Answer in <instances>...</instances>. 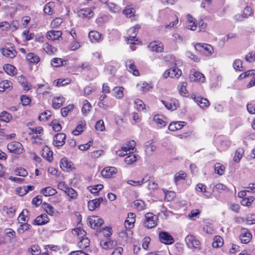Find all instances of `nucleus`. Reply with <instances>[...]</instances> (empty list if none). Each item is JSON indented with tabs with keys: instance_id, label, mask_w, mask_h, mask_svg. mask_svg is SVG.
<instances>
[{
	"instance_id": "11",
	"label": "nucleus",
	"mask_w": 255,
	"mask_h": 255,
	"mask_svg": "<svg viewBox=\"0 0 255 255\" xmlns=\"http://www.w3.org/2000/svg\"><path fill=\"white\" fill-rule=\"evenodd\" d=\"M192 98L194 99L198 106L203 109L206 108L210 105L208 100L201 96H196L193 95L192 96Z\"/></svg>"
},
{
	"instance_id": "26",
	"label": "nucleus",
	"mask_w": 255,
	"mask_h": 255,
	"mask_svg": "<svg viewBox=\"0 0 255 255\" xmlns=\"http://www.w3.org/2000/svg\"><path fill=\"white\" fill-rule=\"evenodd\" d=\"M62 35L61 31L50 30L46 33V38L48 40H55L58 39Z\"/></svg>"
},
{
	"instance_id": "53",
	"label": "nucleus",
	"mask_w": 255,
	"mask_h": 255,
	"mask_svg": "<svg viewBox=\"0 0 255 255\" xmlns=\"http://www.w3.org/2000/svg\"><path fill=\"white\" fill-rule=\"evenodd\" d=\"M43 208L47 214L50 215H53L55 213V210L53 207L48 203H44L43 204Z\"/></svg>"
},
{
	"instance_id": "37",
	"label": "nucleus",
	"mask_w": 255,
	"mask_h": 255,
	"mask_svg": "<svg viewBox=\"0 0 255 255\" xmlns=\"http://www.w3.org/2000/svg\"><path fill=\"white\" fill-rule=\"evenodd\" d=\"M137 87L138 88L140 91L145 93L149 91L152 88L153 86L151 83L143 82L141 84H138Z\"/></svg>"
},
{
	"instance_id": "2",
	"label": "nucleus",
	"mask_w": 255,
	"mask_h": 255,
	"mask_svg": "<svg viewBox=\"0 0 255 255\" xmlns=\"http://www.w3.org/2000/svg\"><path fill=\"white\" fill-rule=\"evenodd\" d=\"M158 217L153 213L149 212L145 215V221L143 225L148 229H151L157 225Z\"/></svg>"
},
{
	"instance_id": "12",
	"label": "nucleus",
	"mask_w": 255,
	"mask_h": 255,
	"mask_svg": "<svg viewBox=\"0 0 255 255\" xmlns=\"http://www.w3.org/2000/svg\"><path fill=\"white\" fill-rule=\"evenodd\" d=\"M66 134L64 133L60 132L57 133L53 137V143L55 146H61L64 144L66 139Z\"/></svg>"
},
{
	"instance_id": "36",
	"label": "nucleus",
	"mask_w": 255,
	"mask_h": 255,
	"mask_svg": "<svg viewBox=\"0 0 255 255\" xmlns=\"http://www.w3.org/2000/svg\"><path fill=\"white\" fill-rule=\"evenodd\" d=\"M72 165V163L68 161L65 158H63L61 160L60 167L63 170H68L71 168Z\"/></svg>"
},
{
	"instance_id": "41",
	"label": "nucleus",
	"mask_w": 255,
	"mask_h": 255,
	"mask_svg": "<svg viewBox=\"0 0 255 255\" xmlns=\"http://www.w3.org/2000/svg\"><path fill=\"white\" fill-rule=\"evenodd\" d=\"M91 108L92 106L90 103L87 100H84L82 108V113L85 116H87L91 111Z\"/></svg>"
},
{
	"instance_id": "24",
	"label": "nucleus",
	"mask_w": 255,
	"mask_h": 255,
	"mask_svg": "<svg viewBox=\"0 0 255 255\" xmlns=\"http://www.w3.org/2000/svg\"><path fill=\"white\" fill-rule=\"evenodd\" d=\"M37 87H35L36 88V92L38 94H42L44 96H46L50 94V87L46 84H40L37 85Z\"/></svg>"
},
{
	"instance_id": "5",
	"label": "nucleus",
	"mask_w": 255,
	"mask_h": 255,
	"mask_svg": "<svg viewBox=\"0 0 255 255\" xmlns=\"http://www.w3.org/2000/svg\"><path fill=\"white\" fill-rule=\"evenodd\" d=\"M181 70L177 68L176 66H174L166 70L163 74V77L166 79L168 77L178 79L181 76Z\"/></svg>"
},
{
	"instance_id": "52",
	"label": "nucleus",
	"mask_w": 255,
	"mask_h": 255,
	"mask_svg": "<svg viewBox=\"0 0 255 255\" xmlns=\"http://www.w3.org/2000/svg\"><path fill=\"white\" fill-rule=\"evenodd\" d=\"M65 193L71 199H76L78 197V193L76 191L70 187H69Z\"/></svg>"
},
{
	"instance_id": "18",
	"label": "nucleus",
	"mask_w": 255,
	"mask_h": 255,
	"mask_svg": "<svg viewBox=\"0 0 255 255\" xmlns=\"http://www.w3.org/2000/svg\"><path fill=\"white\" fill-rule=\"evenodd\" d=\"M152 51L160 52L163 50V45L159 41H154L150 42L148 46Z\"/></svg>"
},
{
	"instance_id": "27",
	"label": "nucleus",
	"mask_w": 255,
	"mask_h": 255,
	"mask_svg": "<svg viewBox=\"0 0 255 255\" xmlns=\"http://www.w3.org/2000/svg\"><path fill=\"white\" fill-rule=\"evenodd\" d=\"M187 28L191 30H195L197 27V24L196 19L190 14L187 15Z\"/></svg>"
},
{
	"instance_id": "23",
	"label": "nucleus",
	"mask_w": 255,
	"mask_h": 255,
	"mask_svg": "<svg viewBox=\"0 0 255 255\" xmlns=\"http://www.w3.org/2000/svg\"><path fill=\"white\" fill-rule=\"evenodd\" d=\"M16 79L18 82L22 86L24 90L27 91L31 89V85L27 82V79L25 76L21 75L17 76Z\"/></svg>"
},
{
	"instance_id": "43",
	"label": "nucleus",
	"mask_w": 255,
	"mask_h": 255,
	"mask_svg": "<svg viewBox=\"0 0 255 255\" xmlns=\"http://www.w3.org/2000/svg\"><path fill=\"white\" fill-rule=\"evenodd\" d=\"M244 151L243 148H238L235 153V155L233 158V160L236 163H239L242 159L244 154Z\"/></svg>"
},
{
	"instance_id": "63",
	"label": "nucleus",
	"mask_w": 255,
	"mask_h": 255,
	"mask_svg": "<svg viewBox=\"0 0 255 255\" xmlns=\"http://www.w3.org/2000/svg\"><path fill=\"white\" fill-rule=\"evenodd\" d=\"M54 3L53 2H49L47 3L44 8L43 11L45 13L49 15L52 14L53 12V7Z\"/></svg>"
},
{
	"instance_id": "54",
	"label": "nucleus",
	"mask_w": 255,
	"mask_h": 255,
	"mask_svg": "<svg viewBox=\"0 0 255 255\" xmlns=\"http://www.w3.org/2000/svg\"><path fill=\"white\" fill-rule=\"evenodd\" d=\"M215 173L220 175L224 173L225 167L220 163H216L214 166Z\"/></svg>"
},
{
	"instance_id": "15",
	"label": "nucleus",
	"mask_w": 255,
	"mask_h": 255,
	"mask_svg": "<svg viewBox=\"0 0 255 255\" xmlns=\"http://www.w3.org/2000/svg\"><path fill=\"white\" fill-rule=\"evenodd\" d=\"M252 238V236L248 230L246 228L241 229L240 238L242 243H249Z\"/></svg>"
},
{
	"instance_id": "47",
	"label": "nucleus",
	"mask_w": 255,
	"mask_h": 255,
	"mask_svg": "<svg viewBox=\"0 0 255 255\" xmlns=\"http://www.w3.org/2000/svg\"><path fill=\"white\" fill-rule=\"evenodd\" d=\"M27 214L28 213V211L26 209H24L22 211V212L19 215L17 220L19 224H22V223H26L28 220V218L26 215H25V213Z\"/></svg>"
},
{
	"instance_id": "6",
	"label": "nucleus",
	"mask_w": 255,
	"mask_h": 255,
	"mask_svg": "<svg viewBox=\"0 0 255 255\" xmlns=\"http://www.w3.org/2000/svg\"><path fill=\"white\" fill-rule=\"evenodd\" d=\"M189 79L191 82H199L204 83L205 81V77L204 75L199 71L192 70L189 75Z\"/></svg>"
},
{
	"instance_id": "34",
	"label": "nucleus",
	"mask_w": 255,
	"mask_h": 255,
	"mask_svg": "<svg viewBox=\"0 0 255 255\" xmlns=\"http://www.w3.org/2000/svg\"><path fill=\"white\" fill-rule=\"evenodd\" d=\"M65 101V98L61 97H57L53 98L52 106L54 109H58L62 106Z\"/></svg>"
},
{
	"instance_id": "25",
	"label": "nucleus",
	"mask_w": 255,
	"mask_h": 255,
	"mask_svg": "<svg viewBox=\"0 0 255 255\" xmlns=\"http://www.w3.org/2000/svg\"><path fill=\"white\" fill-rule=\"evenodd\" d=\"M135 215L132 213L128 214L127 219L125 222V227L127 229H130L133 227L135 222Z\"/></svg>"
},
{
	"instance_id": "49",
	"label": "nucleus",
	"mask_w": 255,
	"mask_h": 255,
	"mask_svg": "<svg viewBox=\"0 0 255 255\" xmlns=\"http://www.w3.org/2000/svg\"><path fill=\"white\" fill-rule=\"evenodd\" d=\"M11 119V116L10 114L5 111L2 112L0 114V121L5 123L9 122Z\"/></svg>"
},
{
	"instance_id": "1",
	"label": "nucleus",
	"mask_w": 255,
	"mask_h": 255,
	"mask_svg": "<svg viewBox=\"0 0 255 255\" xmlns=\"http://www.w3.org/2000/svg\"><path fill=\"white\" fill-rule=\"evenodd\" d=\"M135 142L134 140L128 141L125 144L123 145L121 149L116 152V154L120 157H123L125 155L133 153L135 146Z\"/></svg>"
},
{
	"instance_id": "55",
	"label": "nucleus",
	"mask_w": 255,
	"mask_h": 255,
	"mask_svg": "<svg viewBox=\"0 0 255 255\" xmlns=\"http://www.w3.org/2000/svg\"><path fill=\"white\" fill-rule=\"evenodd\" d=\"M72 232L73 235H76L79 238H83L86 234V232L84 230L80 228L73 229Z\"/></svg>"
},
{
	"instance_id": "59",
	"label": "nucleus",
	"mask_w": 255,
	"mask_h": 255,
	"mask_svg": "<svg viewBox=\"0 0 255 255\" xmlns=\"http://www.w3.org/2000/svg\"><path fill=\"white\" fill-rule=\"evenodd\" d=\"M186 177V174L184 172L180 171L175 174L174 182L177 184L179 181L185 179Z\"/></svg>"
},
{
	"instance_id": "64",
	"label": "nucleus",
	"mask_w": 255,
	"mask_h": 255,
	"mask_svg": "<svg viewBox=\"0 0 255 255\" xmlns=\"http://www.w3.org/2000/svg\"><path fill=\"white\" fill-rule=\"evenodd\" d=\"M115 245V244L113 241H106L101 242V246L103 249L106 250L112 249Z\"/></svg>"
},
{
	"instance_id": "14",
	"label": "nucleus",
	"mask_w": 255,
	"mask_h": 255,
	"mask_svg": "<svg viewBox=\"0 0 255 255\" xmlns=\"http://www.w3.org/2000/svg\"><path fill=\"white\" fill-rule=\"evenodd\" d=\"M126 66L128 72L131 73L135 76L139 75V72L136 68L134 61L132 59H128L126 62Z\"/></svg>"
},
{
	"instance_id": "13",
	"label": "nucleus",
	"mask_w": 255,
	"mask_h": 255,
	"mask_svg": "<svg viewBox=\"0 0 255 255\" xmlns=\"http://www.w3.org/2000/svg\"><path fill=\"white\" fill-rule=\"evenodd\" d=\"M79 17L83 18L90 19L93 17L94 12L93 8H85L79 10L78 12Z\"/></svg>"
},
{
	"instance_id": "20",
	"label": "nucleus",
	"mask_w": 255,
	"mask_h": 255,
	"mask_svg": "<svg viewBox=\"0 0 255 255\" xmlns=\"http://www.w3.org/2000/svg\"><path fill=\"white\" fill-rule=\"evenodd\" d=\"M161 102L169 110H175L179 106L178 101L176 99H172L169 101H161Z\"/></svg>"
},
{
	"instance_id": "40",
	"label": "nucleus",
	"mask_w": 255,
	"mask_h": 255,
	"mask_svg": "<svg viewBox=\"0 0 255 255\" xmlns=\"http://www.w3.org/2000/svg\"><path fill=\"white\" fill-rule=\"evenodd\" d=\"M153 120L157 125L160 127H163L167 125V122L164 120V118L161 115H157L154 117Z\"/></svg>"
},
{
	"instance_id": "61",
	"label": "nucleus",
	"mask_w": 255,
	"mask_h": 255,
	"mask_svg": "<svg viewBox=\"0 0 255 255\" xmlns=\"http://www.w3.org/2000/svg\"><path fill=\"white\" fill-rule=\"evenodd\" d=\"M187 83L186 82H182L181 83V87L179 90V93L181 95L184 97H187L188 96V93L186 90V86Z\"/></svg>"
},
{
	"instance_id": "62",
	"label": "nucleus",
	"mask_w": 255,
	"mask_h": 255,
	"mask_svg": "<svg viewBox=\"0 0 255 255\" xmlns=\"http://www.w3.org/2000/svg\"><path fill=\"white\" fill-rule=\"evenodd\" d=\"M255 198L253 196H250L248 198H243L241 201V203L242 205L245 206H249L251 205L252 203L254 201Z\"/></svg>"
},
{
	"instance_id": "3",
	"label": "nucleus",
	"mask_w": 255,
	"mask_h": 255,
	"mask_svg": "<svg viewBox=\"0 0 255 255\" xmlns=\"http://www.w3.org/2000/svg\"><path fill=\"white\" fill-rule=\"evenodd\" d=\"M185 241L188 248L200 250V243L194 236L192 235H188L185 238Z\"/></svg>"
},
{
	"instance_id": "17",
	"label": "nucleus",
	"mask_w": 255,
	"mask_h": 255,
	"mask_svg": "<svg viewBox=\"0 0 255 255\" xmlns=\"http://www.w3.org/2000/svg\"><path fill=\"white\" fill-rule=\"evenodd\" d=\"M1 52L3 56L10 58H14L17 54L16 51L12 46L9 47H5L2 48Z\"/></svg>"
},
{
	"instance_id": "31",
	"label": "nucleus",
	"mask_w": 255,
	"mask_h": 255,
	"mask_svg": "<svg viewBox=\"0 0 255 255\" xmlns=\"http://www.w3.org/2000/svg\"><path fill=\"white\" fill-rule=\"evenodd\" d=\"M124 88L123 87H116L113 89L114 96L118 99H122L124 96Z\"/></svg>"
},
{
	"instance_id": "7",
	"label": "nucleus",
	"mask_w": 255,
	"mask_h": 255,
	"mask_svg": "<svg viewBox=\"0 0 255 255\" xmlns=\"http://www.w3.org/2000/svg\"><path fill=\"white\" fill-rule=\"evenodd\" d=\"M88 221L90 227L93 229H98L103 223V220L98 216H93L88 218Z\"/></svg>"
},
{
	"instance_id": "57",
	"label": "nucleus",
	"mask_w": 255,
	"mask_h": 255,
	"mask_svg": "<svg viewBox=\"0 0 255 255\" xmlns=\"http://www.w3.org/2000/svg\"><path fill=\"white\" fill-rule=\"evenodd\" d=\"M134 9L131 6H128L126 7L123 11V13L125 14V15L128 17H130L134 15Z\"/></svg>"
},
{
	"instance_id": "16",
	"label": "nucleus",
	"mask_w": 255,
	"mask_h": 255,
	"mask_svg": "<svg viewBox=\"0 0 255 255\" xmlns=\"http://www.w3.org/2000/svg\"><path fill=\"white\" fill-rule=\"evenodd\" d=\"M117 172V169L114 167L109 166L104 168L101 171V175L105 178H111Z\"/></svg>"
},
{
	"instance_id": "35",
	"label": "nucleus",
	"mask_w": 255,
	"mask_h": 255,
	"mask_svg": "<svg viewBox=\"0 0 255 255\" xmlns=\"http://www.w3.org/2000/svg\"><path fill=\"white\" fill-rule=\"evenodd\" d=\"M86 124L84 121H81L79 122L76 128L73 130L72 133L75 135H78L81 134L85 128Z\"/></svg>"
},
{
	"instance_id": "58",
	"label": "nucleus",
	"mask_w": 255,
	"mask_h": 255,
	"mask_svg": "<svg viewBox=\"0 0 255 255\" xmlns=\"http://www.w3.org/2000/svg\"><path fill=\"white\" fill-rule=\"evenodd\" d=\"M90 245V240L88 238L84 237L82 238L80 242L78 243V246L81 249H85L89 247Z\"/></svg>"
},
{
	"instance_id": "51",
	"label": "nucleus",
	"mask_w": 255,
	"mask_h": 255,
	"mask_svg": "<svg viewBox=\"0 0 255 255\" xmlns=\"http://www.w3.org/2000/svg\"><path fill=\"white\" fill-rule=\"evenodd\" d=\"M74 108L73 105H69L68 106L63 108L61 110V115L63 117H67L69 113H71Z\"/></svg>"
},
{
	"instance_id": "60",
	"label": "nucleus",
	"mask_w": 255,
	"mask_h": 255,
	"mask_svg": "<svg viewBox=\"0 0 255 255\" xmlns=\"http://www.w3.org/2000/svg\"><path fill=\"white\" fill-rule=\"evenodd\" d=\"M134 105H135V108L139 111H142L145 110V105L143 103V102L139 100V99H136L134 101Z\"/></svg>"
},
{
	"instance_id": "45",
	"label": "nucleus",
	"mask_w": 255,
	"mask_h": 255,
	"mask_svg": "<svg viewBox=\"0 0 255 255\" xmlns=\"http://www.w3.org/2000/svg\"><path fill=\"white\" fill-rule=\"evenodd\" d=\"M31 228V225L26 223H22L17 229L18 234H22L25 231L28 230Z\"/></svg>"
},
{
	"instance_id": "44",
	"label": "nucleus",
	"mask_w": 255,
	"mask_h": 255,
	"mask_svg": "<svg viewBox=\"0 0 255 255\" xmlns=\"http://www.w3.org/2000/svg\"><path fill=\"white\" fill-rule=\"evenodd\" d=\"M223 245V240L220 236H216L214 238L212 243V247L214 248H218L222 247Z\"/></svg>"
},
{
	"instance_id": "48",
	"label": "nucleus",
	"mask_w": 255,
	"mask_h": 255,
	"mask_svg": "<svg viewBox=\"0 0 255 255\" xmlns=\"http://www.w3.org/2000/svg\"><path fill=\"white\" fill-rule=\"evenodd\" d=\"M137 159V156L135 154H130L127 156L124 159L125 162L128 165L132 164L135 162Z\"/></svg>"
},
{
	"instance_id": "21",
	"label": "nucleus",
	"mask_w": 255,
	"mask_h": 255,
	"mask_svg": "<svg viewBox=\"0 0 255 255\" xmlns=\"http://www.w3.org/2000/svg\"><path fill=\"white\" fill-rule=\"evenodd\" d=\"M89 38L93 43L100 42L102 40V35L97 31L92 30L89 33Z\"/></svg>"
},
{
	"instance_id": "4",
	"label": "nucleus",
	"mask_w": 255,
	"mask_h": 255,
	"mask_svg": "<svg viewBox=\"0 0 255 255\" xmlns=\"http://www.w3.org/2000/svg\"><path fill=\"white\" fill-rule=\"evenodd\" d=\"M7 148L10 152L16 154H21L23 151L22 144L18 141H12L8 143Z\"/></svg>"
},
{
	"instance_id": "10",
	"label": "nucleus",
	"mask_w": 255,
	"mask_h": 255,
	"mask_svg": "<svg viewBox=\"0 0 255 255\" xmlns=\"http://www.w3.org/2000/svg\"><path fill=\"white\" fill-rule=\"evenodd\" d=\"M139 28L138 25L131 27L128 30L129 37L127 38V42L128 43L135 44V41H137L136 39V30Z\"/></svg>"
},
{
	"instance_id": "30",
	"label": "nucleus",
	"mask_w": 255,
	"mask_h": 255,
	"mask_svg": "<svg viewBox=\"0 0 255 255\" xmlns=\"http://www.w3.org/2000/svg\"><path fill=\"white\" fill-rule=\"evenodd\" d=\"M12 87V83L8 80H3L0 82V92L10 90Z\"/></svg>"
},
{
	"instance_id": "19",
	"label": "nucleus",
	"mask_w": 255,
	"mask_h": 255,
	"mask_svg": "<svg viewBox=\"0 0 255 255\" xmlns=\"http://www.w3.org/2000/svg\"><path fill=\"white\" fill-rule=\"evenodd\" d=\"M49 221L47 215L44 213L41 215L38 216L33 222V224L34 225L41 226L47 224Z\"/></svg>"
},
{
	"instance_id": "39",
	"label": "nucleus",
	"mask_w": 255,
	"mask_h": 255,
	"mask_svg": "<svg viewBox=\"0 0 255 255\" xmlns=\"http://www.w3.org/2000/svg\"><path fill=\"white\" fill-rule=\"evenodd\" d=\"M27 61L30 63H37L39 60V57L33 53H29L26 56Z\"/></svg>"
},
{
	"instance_id": "38",
	"label": "nucleus",
	"mask_w": 255,
	"mask_h": 255,
	"mask_svg": "<svg viewBox=\"0 0 255 255\" xmlns=\"http://www.w3.org/2000/svg\"><path fill=\"white\" fill-rule=\"evenodd\" d=\"M196 190L203 193L207 198H210L211 194L206 191V186L202 183H199L196 186Z\"/></svg>"
},
{
	"instance_id": "50",
	"label": "nucleus",
	"mask_w": 255,
	"mask_h": 255,
	"mask_svg": "<svg viewBox=\"0 0 255 255\" xmlns=\"http://www.w3.org/2000/svg\"><path fill=\"white\" fill-rule=\"evenodd\" d=\"M43 48L44 50L49 55L55 53L56 51V49L54 47H52L51 45L48 43H45L44 44Z\"/></svg>"
},
{
	"instance_id": "29",
	"label": "nucleus",
	"mask_w": 255,
	"mask_h": 255,
	"mask_svg": "<svg viewBox=\"0 0 255 255\" xmlns=\"http://www.w3.org/2000/svg\"><path fill=\"white\" fill-rule=\"evenodd\" d=\"M184 122H173L168 126V129L171 131H175L181 129L184 126Z\"/></svg>"
},
{
	"instance_id": "46",
	"label": "nucleus",
	"mask_w": 255,
	"mask_h": 255,
	"mask_svg": "<svg viewBox=\"0 0 255 255\" xmlns=\"http://www.w3.org/2000/svg\"><path fill=\"white\" fill-rule=\"evenodd\" d=\"M133 206L138 211L143 210L146 208L145 204L143 201L140 200L134 201L133 202Z\"/></svg>"
},
{
	"instance_id": "56",
	"label": "nucleus",
	"mask_w": 255,
	"mask_h": 255,
	"mask_svg": "<svg viewBox=\"0 0 255 255\" xmlns=\"http://www.w3.org/2000/svg\"><path fill=\"white\" fill-rule=\"evenodd\" d=\"M103 187L102 184H98L95 186H91L89 187L88 189L92 193L96 194L102 190Z\"/></svg>"
},
{
	"instance_id": "32",
	"label": "nucleus",
	"mask_w": 255,
	"mask_h": 255,
	"mask_svg": "<svg viewBox=\"0 0 255 255\" xmlns=\"http://www.w3.org/2000/svg\"><path fill=\"white\" fill-rule=\"evenodd\" d=\"M4 71L9 75L13 76L16 73V69L11 64H5L3 66Z\"/></svg>"
},
{
	"instance_id": "28",
	"label": "nucleus",
	"mask_w": 255,
	"mask_h": 255,
	"mask_svg": "<svg viewBox=\"0 0 255 255\" xmlns=\"http://www.w3.org/2000/svg\"><path fill=\"white\" fill-rule=\"evenodd\" d=\"M41 155L43 157L48 161H51L52 158L53 152L47 146H45L41 150Z\"/></svg>"
},
{
	"instance_id": "22",
	"label": "nucleus",
	"mask_w": 255,
	"mask_h": 255,
	"mask_svg": "<svg viewBox=\"0 0 255 255\" xmlns=\"http://www.w3.org/2000/svg\"><path fill=\"white\" fill-rule=\"evenodd\" d=\"M104 200L102 197L90 200L88 203V207L90 211H94L100 207V204Z\"/></svg>"
},
{
	"instance_id": "9",
	"label": "nucleus",
	"mask_w": 255,
	"mask_h": 255,
	"mask_svg": "<svg viewBox=\"0 0 255 255\" xmlns=\"http://www.w3.org/2000/svg\"><path fill=\"white\" fill-rule=\"evenodd\" d=\"M159 238L160 242L165 245H171L174 242L173 238L166 232H160Z\"/></svg>"
},
{
	"instance_id": "8",
	"label": "nucleus",
	"mask_w": 255,
	"mask_h": 255,
	"mask_svg": "<svg viewBox=\"0 0 255 255\" xmlns=\"http://www.w3.org/2000/svg\"><path fill=\"white\" fill-rule=\"evenodd\" d=\"M195 49L205 54H211L213 51L212 46L206 44L196 43L194 45Z\"/></svg>"
},
{
	"instance_id": "42",
	"label": "nucleus",
	"mask_w": 255,
	"mask_h": 255,
	"mask_svg": "<svg viewBox=\"0 0 255 255\" xmlns=\"http://www.w3.org/2000/svg\"><path fill=\"white\" fill-rule=\"evenodd\" d=\"M30 131L29 134H33V135H41L43 133V129L41 127H36L35 128H29Z\"/></svg>"
},
{
	"instance_id": "33",
	"label": "nucleus",
	"mask_w": 255,
	"mask_h": 255,
	"mask_svg": "<svg viewBox=\"0 0 255 255\" xmlns=\"http://www.w3.org/2000/svg\"><path fill=\"white\" fill-rule=\"evenodd\" d=\"M40 193L45 196H49L56 194L57 191L51 187H47L41 189Z\"/></svg>"
}]
</instances>
